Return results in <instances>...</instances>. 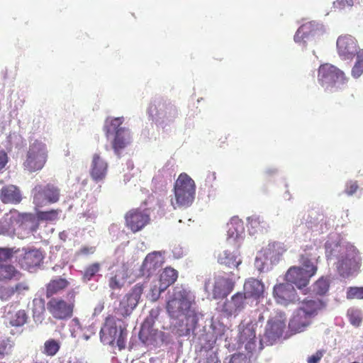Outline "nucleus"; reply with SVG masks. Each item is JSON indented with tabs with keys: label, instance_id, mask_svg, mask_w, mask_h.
Segmentation results:
<instances>
[{
	"label": "nucleus",
	"instance_id": "obj_4",
	"mask_svg": "<svg viewBox=\"0 0 363 363\" xmlns=\"http://www.w3.org/2000/svg\"><path fill=\"white\" fill-rule=\"evenodd\" d=\"M318 81L325 91L333 92L344 89L347 86L348 78L335 66L324 64L318 69Z\"/></svg>",
	"mask_w": 363,
	"mask_h": 363
},
{
	"label": "nucleus",
	"instance_id": "obj_52",
	"mask_svg": "<svg viewBox=\"0 0 363 363\" xmlns=\"http://www.w3.org/2000/svg\"><path fill=\"white\" fill-rule=\"evenodd\" d=\"M279 248H280V245L278 243L274 242L272 244H269L268 247L267 248L266 254L270 257V259H273V258L276 259V255H274L272 252L275 250H277V249L279 250Z\"/></svg>",
	"mask_w": 363,
	"mask_h": 363
},
{
	"label": "nucleus",
	"instance_id": "obj_44",
	"mask_svg": "<svg viewBox=\"0 0 363 363\" xmlns=\"http://www.w3.org/2000/svg\"><path fill=\"white\" fill-rule=\"evenodd\" d=\"M159 309L155 308L152 309L150 311L149 315L145 318L143 327H145V325H147L148 327H151L155 323V320L157 318L159 315Z\"/></svg>",
	"mask_w": 363,
	"mask_h": 363
},
{
	"label": "nucleus",
	"instance_id": "obj_57",
	"mask_svg": "<svg viewBox=\"0 0 363 363\" xmlns=\"http://www.w3.org/2000/svg\"><path fill=\"white\" fill-rule=\"evenodd\" d=\"M198 363H218V360L216 357L211 355L206 358L199 360Z\"/></svg>",
	"mask_w": 363,
	"mask_h": 363
},
{
	"label": "nucleus",
	"instance_id": "obj_19",
	"mask_svg": "<svg viewBox=\"0 0 363 363\" xmlns=\"http://www.w3.org/2000/svg\"><path fill=\"white\" fill-rule=\"evenodd\" d=\"M108 172V163L97 153L93 155L90 175L95 182L105 179Z\"/></svg>",
	"mask_w": 363,
	"mask_h": 363
},
{
	"label": "nucleus",
	"instance_id": "obj_21",
	"mask_svg": "<svg viewBox=\"0 0 363 363\" xmlns=\"http://www.w3.org/2000/svg\"><path fill=\"white\" fill-rule=\"evenodd\" d=\"M326 306V303L321 298H304L298 308L303 311L312 318L315 317L318 313L323 311Z\"/></svg>",
	"mask_w": 363,
	"mask_h": 363
},
{
	"label": "nucleus",
	"instance_id": "obj_13",
	"mask_svg": "<svg viewBox=\"0 0 363 363\" xmlns=\"http://www.w3.org/2000/svg\"><path fill=\"white\" fill-rule=\"evenodd\" d=\"M43 165V144L35 141L29 147L24 166L30 172H34L41 169Z\"/></svg>",
	"mask_w": 363,
	"mask_h": 363
},
{
	"label": "nucleus",
	"instance_id": "obj_53",
	"mask_svg": "<svg viewBox=\"0 0 363 363\" xmlns=\"http://www.w3.org/2000/svg\"><path fill=\"white\" fill-rule=\"evenodd\" d=\"M163 291H160V284H159L158 287L155 286L152 289H151V299H152V301H157L160 298V294Z\"/></svg>",
	"mask_w": 363,
	"mask_h": 363
},
{
	"label": "nucleus",
	"instance_id": "obj_2",
	"mask_svg": "<svg viewBox=\"0 0 363 363\" xmlns=\"http://www.w3.org/2000/svg\"><path fill=\"white\" fill-rule=\"evenodd\" d=\"M123 121V117L108 118L106 119L104 126V131L107 138L111 135H114L111 141V146L118 157H121L122 150L128 147L132 141L130 130L122 126Z\"/></svg>",
	"mask_w": 363,
	"mask_h": 363
},
{
	"label": "nucleus",
	"instance_id": "obj_32",
	"mask_svg": "<svg viewBox=\"0 0 363 363\" xmlns=\"http://www.w3.org/2000/svg\"><path fill=\"white\" fill-rule=\"evenodd\" d=\"M45 310V302L42 298H35L33 301V313L35 320L42 322Z\"/></svg>",
	"mask_w": 363,
	"mask_h": 363
},
{
	"label": "nucleus",
	"instance_id": "obj_6",
	"mask_svg": "<svg viewBox=\"0 0 363 363\" xmlns=\"http://www.w3.org/2000/svg\"><path fill=\"white\" fill-rule=\"evenodd\" d=\"M147 113L155 124L162 129L173 123L179 115L176 106L164 100H155L152 102Z\"/></svg>",
	"mask_w": 363,
	"mask_h": 363
},
{
	"label": "nucleus",
	"instance_id": "obj_55",
	"mask_svg": "<svg viewBox=\"0 0 363 363\" xmlns=\"http://www.w3.org/2000/svg\"><path fill=\"white\" fill-rule=\"evenodd\" d=\"M248 335L250 341L252 340H254L255 338V332L253 329L247 328L243 330V333L242 334V338L244 337V335Z\"/></svg>",
	"mask_w": 363,
	"mask_h": 363
},
{
	"label": "nucleus",
	"instance_id": "obj_54",
	"mask_svg": "<svg viewBox=\"0 0 363 363\" xmlns=\"http://www.w3.org/2000/svg\"><path fill=\"white\" fill-rule=\"evenodd\" d=\"M8 162V156L4 150H0V170L4 168Z\"/></svg>",
	"mask_w": 363,
	"mask_h": 363
},
{
	"label": "nucleus",
	"instance_id": "obj_14",
	"mask_svg": "<svg viewBox=\"0 0 363 363\" xmlns=\"http://www.w3.org/2000/svg\"><path fill=\"white\" fill-rule=\"evenodd\" d=\"M164 262V258L160 252L154 251L147 254L140 266V275L150 277L162 267Z\"/></svg>",
	"mask_w": 363,
	"mask_h": 363
},
{
	"label": "nucleus",
	"instance_id": "obj_37",
	"mask_svg": "<svg viewBox=\"0 0 363 363\" xmlns=\"http://www.w3.org/2000/svg\"><path fill=\"white\" fill-rule=\"evenodd\" d=\"M355 55L357 61L352 69V76L358 78L363 73V49L359 50Z\"/></svg>",
	"mask_w": 363,
	"mask_h": 363
},
{
	"label": "nucleus",
	"instance_id": "obj_27",
	"mask_svg": "<svg viewBox=\"0 0 363 363\" xmlns=\"http://www.w3.org/2000/svg\"><path fill=\"white\" fill-rule=\"evenodd\" d=\"M218 262L228 268H238L242 263V260L238 253L231 252L228 250L219 254Z\"/></svg>",
	"mask_w": 363,
	"mask_h": 363
},
{
	"label": "nucleus",
	"instance_id": "obj_10",
	"mask_svg": "<svg viewBox=\"0 0 363 363\" xmlns=\"http://www.w3.org/2000/svg\"><path fill=\"white\" fill-rule=\"evenodd\" d=\"M74 301L67 302L61 298H52L47 303V309L56 320H67L72 317Z\"/></svg>",
	"mask_w": 363,
	"mask_h": 363
},
{
	"label": "nucleus",
	"instance_id": "obj_38",
	"mask_svg": "<svg viewBox=\"0 0 363 363\" xmlns=\"http://www.w3.org/2000/svg\"><path fill=\"white\" fill-rule=\"evenodd\" d=\"M28 214H21L18 213L17 211H13L10 212V223L12 225H18L21 226L23 225L24 220L28 219Z\"/></svg>",
	"mask_w": 363,
	"mask_h": 363
},
{
	"label": "nucleus",
	"instance_id": "obj_50",
	"mask_svg": "<svg viewBox=\"0 0 363 363\" xmlns=\"http://www.w3.org/2000/svg\"><path fill=\"white\" fill-rule=\"evenodd\" d=\"M96 252V247L93 246H83L77 252V255H89Z\"/></svg>",
	"mask_w": 363,
	"mask_h": 363
},
{
	"label": "nucleus",
	"instance_id": "obj_17",
	"mask_svg": "<svg viewBox=\"0 0 363 363\" xmlns=\"http://www.w3.org/2000/svg\"><path fill=\"white\" fill-rule=\"evenodd\" d=\"M358 48L357 40L352 35H346L337 38V51L344 59L352 58L358 52Z\"/></svg>",
	"mask_w": 363,
	"mask_h": 363
},
{
	"label": "nucleus",
	"instance_id": "obj_1",
	"mask_svg": "<svg viewBox=\"0 0 363 363\" xmlns=\"http://www.w3.org/2000/svg\"><path fill=\"white\" fill-rule=\"evenodd\" d=\"M195 297L191 291L182 287L175 286L169 295L166 303V310L171 318H183L185 328L182 330L180 335H187L194 330L198 323L197 314L194 305Z\"/></svg>",
	"mask_w": 363,
	"mask_h": 363
},
{
	"label": "nucleus",
	"instance_id": "obj_28",
	"mask_svg": "<svg viewBox=\"0 0 363 363\" xmlns=\"http://www.w3.org/2000/svg\"><path fill=\"white\" fill-rule=\"evenodd\" d=\"M22 274L11 264H0V281H18Z\"/></svg>",
	"mask_w": 363,
	"mask_h": 363
},
{
	"label": "nucleus",
	"instance_id": "obj_46",
	"mask_svg": "<svg viewBox=\"0 0 363 363\" xmlns=\"http://www.w3.org/2000/svg\"><path fill=\"white\" fill-rule=\"evenodd\" d=\"M15 293L13 287L11 286H1L0 287V298L1 300H8Z\"/></svg>",
	"mask_w": 363,
	"mask_h": 363
},
{
	"label": "nucleus",
	"instance_id": "obj_61",
	"mask_svg": "<svg viewBox=\"0 0 363 363\" xmlns=\"http://www.w3.org/2000/svg\"><path fill=\"white\" fill-rule=\"evenodd\" d=\"M283 251H284V250H282V251H281V252H279L278 255H282V253H283Z\"/></svg>",
	"mask_w": 363,
	"mask_h": 363
},
{
	"label": "nucleus",
	"instance_id": "obj_47",
	"mask_svg": "<svg viewBox=\"0 0 363 363\" xmlns=\"http://www.w3.org/2000/svg\"><path fill=\"white\" fill-rule=\"evenodd\" d=\"M353 0H336L334 2V6L338 9H344L353 6Z\"/></svg>",
	"mask_w": 363,
	"mask_h": 363
},
{
	"label": "nucleus",
	"instance_id": "obj_5",
	"mask_svg": "<svg viewBox=\"0 0 363 363\" xmlns=\"http://www.w3.org/2000/svg\"><path fill=\"white\" fill-rule=\"evenodd\" d=\"M117 321L121 320L113 315L106 317L100 330V337L105 344L113 345L116 342L119 350H123L125 347L128 333L125 326L118 325Z\"/></svg>",
	"mask_w": 363,
	"mask_h": 363
},
{
	"label": "nucleus",
	"instance_id": "obj_31",
	"mask_svg": "<svg viewBox=\"0 0 363 363\" xmlns=\"http://www.w3.org/2000/svg\"><path fill=\"white\" fill-rule=\"evenodd\" d=\"M266 222L258 216H252L247 218V228L250 234L262 233L267 228Z\"/></svg>",
	"mask_w": 363,
	"mask_h": 363
},
{
	"label": "nucleus",
	"instance_id": "obj_7",
	"mask_svg": "<svg viewBox=\"0 0 363 363\" xmlns=\"http://www.w3.org/2000/svg\"><path fill=\"white\" fill-rule=\"evenodd\" d=\"M125 225L133 233L143 230L150 223L148 209L135 208L127 211L124 216Z\"/></svg>",
	"mask_w": 363,
	"mask_h": 363
},
{
	"label": "nucleus",
	"instance_id": "obj_26",
	"mask_svg": "<svg viewBox=\"0 0 363 363\" xmlns=\"http://www.w3.org/2000/svg\"><path fill=\"white\" fill-rule=\"evenodd\" d=\"M178 272L172 267H166L160 275V291H164L177 279Z\"/></svg>",
	"mask_w": 363,
	"mask_h": 363
},
{
	"label": "nucleus",
	"instance_id": "obj_43",
	"mask_svg": "<svg viewBox=\"0 0 363 363\" xmlns=\"http://www.w3.org/2000/svg\"><path fill=\"white\" fill-rule=\"evenodd\" d=\"M14 251L12 248L0 247V264L11 259L13 257Z\"/></svg>",
	"mask_w": 363,
	"mask_h": 363
},
{
	"label": "nucleus",
	"instance_id": "obj_60",
	"mask_svg": "<svg viewBox=\"0 0 363 363\" xmlns=\"http://www.w3.org/2000/svg\"><path fill=\"white\" fill-rule=\"evenodd\" d=\"M211 176H212V178H213V179H216V174H215V172H212V173H211Z\"/></svg>",
	"mask_w": 363,
	"mask_h": 363
},
{
	"label": "nucleus",
	"instance_id": "obj_25",
	"mask_svg": "<svg viewBox=\"0 0 363 363\" xmlns=\"http://www.w3.org/2000/svg\"><path fill=\"white\" fill-rule=\"evenodd\" d=\"M43 260L42 254L37 250L26 252L20 259L19 263L22 268L30 270L38 266Z\"/></svg>",
	"mask_w": 363,
	"mask_h": 363
},
{
	"label": "nucleus",
	"instance_id": "obj_42",
	"mask_svg": "<svg viewBox=\"0 0 363 363\" xmlns=\"http://www.w3.org/2000/svg\"><path fill=\"white\" fill-rule=\"evenodd\" d=\"M60 348V343L53 339L47 341V355H55Z\"/></svg>",
	"mask_w": 363,
	"mask_h": 363
},
{
	"label": "nucleus",
	"instance_id": "obj_34",
	"mask_svg": "<svg viewBox=\"0 0 363 363\" xmlns=\"http://www.w3.org/2000/svg\"><path fill=\"white\" fill-rule=\"evenodd\" d=\"M329 282L327 279L320 278L312 286V291L318 296L325 295L329 289Z\"/></svg>",
	"mask_w": 363,
	"mask_h": 363
},
{
	"label": "nucleus",
	"instance_id": "obj_8",
	"mask_svg": "<svg viewBox=\"0 0 363 363\" xmlns=\"http://www.w3.org/2000/svg\"><path fill=\"white\" fill-rule=\"evenodd\" d=\"M144 289V284H136L121 301L118 307L116 309V314L122 318L130 315L138 304Z\"/></svg>",
	"mask_w": 363,
	"mask_h": 363
},
{
	"label": "nucleus",
	"instance_id": "obj_48",
	"mask_svg": "<svg viewBox=\"0 0 363 363\" xmlns=\"http://www.w3.org/2000/svg\"><path fill=\"white\" fill-rule=\"evenodd\" d=\"M109 287L111 289H121V287L123 286V284L121 283L119 280V279L118 278L117 275H115L112 277H111V279H109Z\"/></svg>",
	"mask_w": 363,
	"mask_h": 363
},
{
	"label": "nucleus",
	"instance_id": "obj_3",
	"mask_svg": "<svg viewBox=\"0 0 363 363\" xmlns=\"http://www.w3.org/2000/svg\"><path fill=\"white\" fill-rule=\"evenodd\" d=\"M174 200L172 199L171 203L174 209L190 206L195 198L194 181L186 174H181L174 184Z\"/></svg>",
	"mask_w": 363,
	"mask_h": 363
},
{
	"label": "nucleus",
	"instance_id": "obj_24",
	"mask_svg": "<svg viewBox=\"0 0 363 363\" xmlns=\"http://www.w3.org/2000/svg\"><path fill=\"white\" fill-rule=\"evenodd\" d=\"M0 199L4 203L16 204L21 202V194L17 186L8 185L1 189Z\"/></svg>",
	"mask_w": 363,
	"mask_h": 363
},
{
	"label": "nucleus",
	"instance_id": "obj_59",
	"mask_svg": "<svg viewBox=\"0 0 363 363\" xmlns=\"http://www.w3.org/2000/svg\"><path fill=\"white\" fill-rule=\"evenodd\" d=\"M216 342V340H213L211 344H209L208 348V349H211L213 347V345Z\"/></svg>",
	"mask_w": 363,
	"mask_h": 363
},
{
	"label": "nucleus",
	"instance_id": "obj_39",
	"mask_svg": "<svg viewBox=\"0 0 363 363\" xmlns=\"http://www.w3.org/2000/svg\"><path fill=\"white\" fill-rule=\"evenodd\" d=\"M60 195V189L52 184L47 185V201L56 203L58 201Z\"/></svg>",
	"mask_w": 363,
	"mask_h": 363
},
{
	"label": "nucleus",
	"instance_id": "obj_30",
	"mask_svg": "<svg viewBox=\"0 0 363 363\" xmlns=\"http://www.w3.org/2000/svg\"><path fill=\"white\" fill-rule=\"evenodd\" d=\"M70 283L69 281L62 277L51 279L47 284V297L60 293L66 289Z\"/></svg>",
	"mask_w": 363,
	"mask_h": 363
},
{
	"label": "nucleus",
	"instance_id": "obj_41",
	"mask_svg": "<svg viewBox=\"0 0 363 363\" xmlns=\"http://www.w3.org/2000/svg\"><path fill=\"white\" fill-rule=\"evenodd\" d=\"M346 297L347 299H363V286H351L347 290Z\"/></svg>",
	"mask_w": 363,
	"mask_h": 363
},
{
	"label": "nucleus",
	"instance_id": "obj_12",
	"mask_svg": "<svg viewBox=\"0 0 363 363\" xmlns=\"http://www.w3.org/2000/svg\"><path fill=\"white\" fill-rule=\"evenodd\" d=\"M273 295L276 301L283 306H288L298 300V296L294 287L289 282L275 285L274 286Z\"/></svg>",
	"mask_w": 363,
	"mask_h": 363
},
{
	"label": "nucleus",
	"instance_id": "obj_22",
	"mask_svg": "<svg viewBox=\"0 0 363 363\" xmlns=\"http://www.w3.org/2000/svg\"><path fill=\"white\" fill-rule=\"evenodd\" d=\"M244 292H242L247 298L259 299L262 296L264 286L261 281L250 278L245 281L243 286Z\"/></svg>",
	"mask_w": 363,
	"mask_h": 363
},
{
	"label": "nucleus",
	"instance_id": "obj_23",
	"mask_svg": "<svg viewBox=\"0 0 363 363\" xmlns=\"http://www.w3.org/2000/svg\"><path fill=\"white\" fill-rule=\"evenodd\" d=\"M318 30L317 26L312 22H308L303 24L297 30L295 35L294 40L296 43L304 42L310 40L317 35Z\"/></svg>",
	"mask_w": 363,
	"mask_h": 363
},
{
	"label": "nucleus",
	"instance_id": "obj_29",
	"mask_svg": "<svg viewBox=\"0 0 363 363\" xmlns=\"http://www.w3.org/2000/svg\"><path fill=\"white\" fill-rule=\"evenodd\" d=\"M12 308V306L9 308V310L6 313V318L9 320V324L12 326H22L27 320V315L24 310L15 311V308Z\"/></svg>",
	"mask_w": 363,
	"mask_h": 363
},
{
	"label": "nucleus",
	"instance_id": "obj_40",
	"mask_svg": "<svg viewBox=\"0 0 363 363\" xmlns=\"http://www.w3.org/2000/svg\"><path fill=\"white\" fill-rule=\"evenodd\" d=\"M300 263L302 264L305 272L313 276L317 271V267H315L311 259L305 255H301L299 259Z\"/></svg>",
	"mask_w": 363,
	"mask_h": 363
},
{
	"label": "nucleus",
	"instance_id": "obj_16",
	"mask_svg": "<svg viewBox=\"0 0 363 363\" xmlns=\"http://www.w3.org/2000/svg\"><path fill=\"white\" fill-rule=\"evenodd\" d=\"M247 298L242 292L235 293L223 303L222 312L228 317L237 315L246 307Z\"/></svg>",
	"mask_w": 363,
	"mask_h": 363
},
{
	"label": "nucleus",
	"instance_id": "obj_9",
	"mask_svg": "<svg viewBox=\"0 0 363 363\" xmlns=\"http://www.w3.org/2000/svg\"><path fill=\"white\" fill-rule=\"evenodd\" d=\"M286 328V317L279 314L267 320L262 341L268 345L273 343L283 335Z\"/></svg>",
	"mask_w": 363,
	"mask_h": 363
},
{
	"label": "nucleus",
	"instance_id": "obj_18",
	"mask_svg": "<svg viewBox=\"0 0 363 363\" xmlns=\"http://www.w3.org/2000/svg\"><path fill=\"white\" fill-rule=\"evenodd\" d=\"M311 277L313 276L305 272L303 268L291 267L286 272V279L289 283L294 284L299 289H302L308 284Z\"/></svg>",
	"mask_w": 363,
	"mask_h": 363
},
{
	"label": "nucleus",
	"instance_id": "obj_35",
	"mask_svg": "<svg viewBox=\"0 0 363 363\" xmlns=\"http://www.w3.org/2000/svg\"><path fill=\"white\" fill-rule=\"evenodd\" d=\"M101 269V264L99 262H94L88 265L82 273V279L84 281H90Z\"/></svg>",
	"mask_w": 363,
	"mask_h": 363
},
{
	"label": "nucleus",
	"instance_id": "obj_36",
	"mask_svg": "<svg viewBox=\"0 0 363 363\" xmlns=\"http://www.w3.org/2000/svg\"><path fill=\"white\" fill-rule=\"evenodd\" d=\"M347 315L350 323L355 327L359 326L362 322V311L358 308H350L347 310Z\"/></svg>",
	"mask_w": 363,
	"mask_h": 363
},
{
	"label": "nucleus",
	"instance_id": "obj_58",
	"mask_svg": "<svg viewBox=\"0 0 363 363\" xmlns=\"http://www.w3.org/2000/svg\"><path fill=\"white\" fill-rule=\"evenodd\" d=\"M229 363H243V360L239 355H233Z\"/></svg>",
	"mask_w": 363,
	"mask_h": 363
},
{
	"label": "nucleus",
	"instance_id": "obj_33",
	"mask_svg": "<svg viewBox=\"0 0 363 363\" xmlns=\"http://www.w3.org/2000/svg\"><path fill=\"white\" fill-rule=\"evenodd\" d=\"M33 202L35 205L36 216L38 220L45 219V212L40 208H43L45 203V194L43 192L35 193L33 198Z\"/></svg>",
	"mask_w": 363,
	"mask_h": 363
},
{
	"label": "nucleus",
	"instance_id": "obj_51",
	"mask_svg": "<svg viewBox=\"0 0 363 363\" xmlns=\"http://www.w3.org/2000/svg\"><path fill=\"white\" fill-rule=\"evenodd\" d=\"M60 213H62L60 209L47 211V220H57L59 218V214Z\"/></svg>",
	"mask_w": 363,
	"mask_h": 363
},
{
	"label": "nucleus",
	"instance_id": "obj_56",
	"mask_svg": "<svg viewBox=\"0 0 363 363\" xmlns=\"http://www.w3.org/2000/svg\"><path fill=\"white\" fill-rule=\"evenodd\" d=\"M15 292L20 293L24 290H28V286L26 283H18L17 284L15 287H13Z\"/></svg>",
	"mask_w": 363,
	"mask_h": 363
},
{
	"label": "nucleus",
	"instance_id": "obj_11",
	"mask_svg": "<svg viewBox=\"0 0 363 363\" xmlns=\"http://www.w3.org/2000/svg\"><path fill=\"white\" fill-rule=\"evenodd\" d=\"M359 267V257L358 252L353 248L348 249L344 255H342L337 263V268L340 276L349 277L352 272Z\"/></svg>",
	"mask_w": 363,
	"mask_h": 363
},
{
	"label": "nucleus",
	"instance_id": "obj_20",
	"mask_svg": "<svg viewBox=\"0 0 363 363\" xmlns=\"http://www.w3.org/2000/svg\"><path fill=\"white\" fill-rule=\"evenodd\" d=\"M312 319L310 315L298 308L289 323V328L294 333H301L311 323Z\"/></svg>",
	"mask_w": 363,
	"mask_h": 363
},
{
	"label": "nucleus",
	"instance_id": "obj_49",
	"mask_svg": "<svg viewBox=\"0 0 363 363\" xmlns=\"http://www.w3.org/2000/svg\"><path fill=\"white\" fill-rule=\"evenodd\" d=\"M324 354L323 350H318L314 354L307 359L308 363H318Z\"/></svg>",
	"mask_w": 363,
	"mask_h": 363
},
{
	"label": "nucleus",
	"instance_id": "obj_45",
	"mask_svg": "<svg viewBox=\"0 0 363 363\" xmlns=\"http://www.w3.org/2000/svg\"><path fill=\"white\" fill-rule=\"evenodd\" d=\"M359 189V185L357 181L350 180L348 181L345 187V193L347 196H352Z\"/></svg>",
	"mask_w": 363,
	"mask_h": 363
},
{
	"label": "nucleus",
	"instance_id": "obj_15",
	"mask_svg": "<svg viewBox=\"0 0 363 363\" xmlns=\"http://www.w3.org/2000/svg\"><path fill=\"white\" fill-rule=\"evenodd\" d=\"M233 276L230 272L228 277L218 276L216 278L213 289V296L215 299L224 298L233 291L235 285Z\"/></svg>",
	"mask_w": 363,
	"mask_h": 363
}]
</instances>
